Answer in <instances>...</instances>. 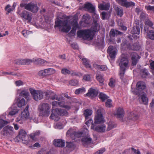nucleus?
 Listing matches in <instances>:
<instances>
[{
	"label": "nucleus",
	"mask_w": 154,
	"mask_h": 154,
	"mask_svg": "<svg viewBox=\"0 0 154 154\" xmlns=\"http://www.w3.org/2000/svg\"><path fill=\"white\" fill-rule=\"evenodd\" d=\"M85 88L83 87L76 89L74 93L75 94L79 95L84 93L86 91Z\"/></svg>",
	"instance_id": "obj_34"
},
{
	"label": "nucleus",
	"mask_w": 154,
	"mask_h": 154,
	"mask_svg": "<svg viewBox=\"0 0 154 154\" xmlns=\"http://www.w3.org/2000/svg\"><path fill=\"white\" fill-rule=\"evenodd\" d=\"M116 125L114 122H109L108 124L107 127L106 128V131H109L114 128L116 127Z\"/></svg>",
	"instance_id": "obj_40"
},
{
	"label": "nucleus",
	"mask_w": 154,
	"mask_h": 154,
	"mask_svg": "<svg viewBox=\"0 0 154 154\" xmlns=\"http://www.w3.org/2000/svg\"><path fill=\"white\" fill-rule=\"evenodd\" d=\"M52 113L50 117V119L54 120L55 121H58L60 118L58 112H57L56 110V109H54L52 108Z\"/></svg>",
	"instance_id": "obj_20"
},
{
	"label": "nucleus",
	"mask_w": 154,
	"mask_h": 154,
	"mask_svg": "<svg viewBox=\"0 0 154 154\" xmlns=\"http://www.w3.org/2000/svg\"><path fill=\"white\" fill-rule=\"evenodd\" d=\"M99 9L102 10H107L109 9L110 5L109 3L100 4L98 5Z\"/></svg>",
	"instance_id": "obj_26"
},
{
	"label": "nucleus",
	"mask_w": 154,
	"mask_h": 154,
	"mask_svg": "<svg viewBox=\"0 0 154 154\" xmlns=\"http://www.w3.org/2000/svg\"><path fill=\"white\" fill-rule=\"evenodd\" d=\"M18 13L23 21H27L28 23L31 22L32 17L31 15L29 12L26 10H24L20 13V12H19Z\"/></svg>",
	"instance_id": "obj_11"
},
{
	"label": "nucleus",
	"mask_w": 154,
	"mask_h": 154,
	"mask_svg": "<svg viewBox=\"0 0 154 154\" xmlns=\"http://www.w3.org/2000/svg\"><path fill=\"white\" fill-rule=\"evenodd\" d=\"M40 133V131L38 130L31 134L29 136L32 140L36 141L37 137L39 135Z\"/></svg>",
	"instance_id": "obj_29"
},
{
	"label": "nucleus",
	"mask_w": 154,
	"mask_h": 154,
	"mask_svg": "<svg viewBox=\"0 0 154 154\" xmlns=\"http://www.w3.org/2000/svg\"><path fill=\"white\" fill-rule=\"evenodd\" d=\"M91 79L90 75L89 74L85 75L83 77V79L85 81H91Z\"/></svg>",
	"instance_id": "obj_57"
},
{
	"label": "nucleus",
	"mask_w": 154,
	"mask_h": 154,
	"mask_svg": "<svg viewBox=\"0 0 154 154\" xmlns=\"http://www.w3.org/2000/svg\"><path fill=\"white\" fill-rule=\"evenodd\" d=\"M94 123L96 124H99L105 122L104 118L101 113V109L97 110L96 112L94 118Z\"/></svg>",
	"instance_id": "obj_9"
},
{
	"label": "nucleus",
	"mask_w": 154,
	"mask_h": 154,
	"mask_svg": "<svg viewBox=\"0 0 154 154\" xmlns=\"http://www.w3.org/2000/svg\"><path fill=\"white\" fill-rule=\"evenodd\" d=\"M40 115L42 117H48L50 114L51 106L47 103H43L38 107Z\"/></svg>",
	"instance_id": "obj_5"
},
{
	"label": "nucleus",
	"mask_w": 154,
	"mask_h": 154,
	"mask_svg": "<svg viewBox=\"0 0 154 154\" xmlns=\"http://www.w3.org/2000/svg\"><path fill=\"white\" fill-rule=\"evenodd\" d=\"M8 123V122L7 121L0 119V130L5 125Z\"/></svg>",
	"instance_id": "obj_45"
},
{
	"label": "nucleus",
	"mask_w": 154,
	"mask_h": 154,
	"mask_svg": "<svg viewBox=\"0 0 154 154\" xmlns=\"http://www.w3.org/2000/svg\"><path fill=\"white\" fill-rule=\"evenodd\" d=\"M98 93L97 90L91 88L88 90V92L86 94V95L90 98H93L97 96Z\"/></svg>",
	"instance_id": "obj_18"
},
{
	"label": "nucleus",
	"mask_w": 154,
	"mask_h": 154,
	"mask_svg": "<svg viewBox=\"0 0 154 154\" xmlns=\"http://www.w3.org/2000/svg\"><path fill=\"white\" fill-rule=\"evenodd\" d=\"M131 33L132 34H139L140 33V29L138 26H133V29L131 31Z\"/></svg>",
	"instance_id": "obj_35"
},
{
	"label": "nucleus",
	"mask_w": 154,
	"mask_h": 154,
	"mask_svg": "<svg viewBox=\"0 0 154 154\" xmlns=\"http://www.w3.org/2000/svg\"><path fill=\"white\" fill-rule=\"evenodd\" d=\"M10 7L11 5H7L5 7V10L7 11L6 13L7 14H8L14 10V8H12V7L11 8H10Z\"/></svg>",
	"instance_id": "obj_52"
},
{
	"label": "nucleus",
	"mask_w": 154,
	"mask_h": 154,
	"mask_svg": "<svg viewBox=\"0 0 154 154\" xmlns=\"http://www.w3.org/2000/svg\"><path fill=\"white\" fill-rule=\"evenodd\" d=\"M15 63L18 65H24V59H18L15 61Z\"/></svg>",
	"instance_id": "obj_54"
},
{
	"label": "nucleus",
	"mask_w": 154,
	"mask_h": 154,
	"mask_svg": "<svg viewBox=\"0 0 154 154\" xmlns=\"http://www.w3.org/2000/svg\"><path fill=\"white\" fill-rule=\"evenodd\" d=\"M107 52L111 59L113 60L117 54V50L116 47L111 45L108 47Z\"/></svg>",
	"instance_id": "obj_13"
},
{
	"label": "nucleus",
	"mask_w": 154,
	"mask_h": 154,
	"mask_svg": "<svg viewBox=\"0 0 154 154\" xmlns=\"http://www.w3.org/2000/svg\"><path fill=\"white\" fill-rule=\"evenodd\" d=\"M115 80L111 78L110 79L109 82V85L111 87H113L115 86Z\"/></svg>",
	"instance_id": "obj_58"
},
{
	"label": "nucleus",
	"mask_w": 154,
	"mask_h": 154,
	"mask_svg": "<svg viewBox=\"0 0 154 154\" xmlns=\"http://www.w3.org/2000/svg\"><path fill=\"white\" fill-rule=\"evenodd\" d=\"M138 118V116L134 114L133 112H131L129 118L130 119H132L134 120H135Z\"/></svg>",
	"instance_id": "obj_53"
},
{
	"label": "nucleus",
	"mask_w": 154,
	"mask_h": 154,
	"mask_svg": "<svg viewBox=\"0 0 154 154\" xmlns=\"http://www.w3.org/2000/svg\"><path fill=\"white\" fill-rule=\"evenodd\" d=\"M90 18L91 17L88 14H84L83 16V21L86 23L88 24L89 23V20Z\"/></svg>",
	"instance_id": "obj_42"
},
{
	"label": "nucleus",
	"mask_w": 154,
	"mask_h": 154,
	"mask_svg": "<svg viewBox=\"0 0 154 154\" xmlns=\"http://www.w3.org/2000/svg\"><path fill=\"white\" fill-rule=\"evenodd\" d=\"M147 36L150 39L154 40V31L150 30L147 33Z\"/></svg>",
	"instance_id": "obj_46"
},
{
	"label": "nucleus",
	"mask_w": 154,
	"mask_h": 154,
	"mask_svg": "<svg viewBox=\"0 0 154 154\" xmlns=\"http://www.w3.org/2000/svg\"><path fill=\"white\" fill-rule=\"evenodd\" d=\"M93 66L95 69L101 71H105L107 69V66L105 65H99L94 64Z\"/></svg>",
	"instance_id": "obj_27"
},
{
	"label": "nucleus",
	"mask_w": 154,
	"mask_h": 154,
	"mask_svg": "<svg viewBox=\"0 0 154 154\" xmlns=\"http://www.w3.org/2000/svg\"><path fill=\"white\" fill-rule=\"evenodd\" d=\"M99 97L102 102H104L109 97L106 94L103 93H100L99 95Z\"/></svg>",
	"instance_id": "obj_41"
},
{
	"label": "nucleus",
	"mask_w": 154,
	"mask_h": 154,
	"mask_svg": "<svg viewBox=\"0 0 154 154\" xmlns=\"http://www.w3.org/2000/svg\"><path fill=\"white\" fill-rule=\"evenodd\" d=\"M114 114L118 118H122L124 116V112L122 108L119 107Z\"/></svg>",
	"instance_id": "obj_21"
},
{
	"label": "nucleus",
	"mask_w": 154,
	"mask_h": 154,
	"mask_svg": "<svg viewBox=\"0 0 154 154\" xmlns=\"http://www.w3.org/2000/svg\"><path fill=\"white\" fill-rule=\"evenodd\" d=\"M92 113V111L90 109H87L85 110L84 115L86 119H88V117Z\"/></svg>",
	"instance_id": "obj_38"
},
{
	"label": "nucleus",
	"mask_w": 154,
	"mask_h": 154,
	"mask_svg": "<svg viewBox=\"0 0 154 154\" xmlns=\"http://www.w3.org/2000/svg\"><path fill=\"white\" fill-rule=\"evenodd\" d=\"M20 96L24 97L27 101H29L30 99V96L29 93L27 90H23L20 93Z\"/></svg>",
	"instance_id": "obj_24"
},
{
	"label": "nucleus",
	"mask_w": 154,
	"mask_h": 154,
	"mask_svg": "<svg viewBox=\"0 0 154 154\" xmlns=\"http://www.w3.org/2000/svg\"><path fill=\"white\" fill-rule=\"evenodd\" d=\"M31 32L26 30H24L22 32V35L26 38H27L28 37V35L30 34L31 33Z\"/></svg>",
	"instance_id": "obj_55"
},
{
	"label": "nucleus",
	"mask_w": 154,
	"mask_h": 154,
	"mask_svg": "<svg viewBox=\"0 0 154 154\" xmlns=\"http://www.w3.org/2000/svg\"><path fill=\"white\" fill-rule=\"evenodd\" d=\"M146 85L144 82L140 81L137 82L136 85V88L133 90L132 91L135 95L139 94L140 93L144 92V90L145 89Z\"/></svg>",
	"instance_id": "obj_7"
},
{
	"label": "nucleus",
	"mask_w": 154,
	"mask_h": 154,
	"mask_svg": "<svg viewBox=\"0 0 154 154\" xmlns=\"http://www.w3.org/2000/svg\"><path fill=\"white\" fill-rule=\"evenodd\" d=\"M17 142H21L24 144H28L29 142V137L25 131L21 130L15 138Z\"/></svg>",
	"instance_id": "obj_4"
},
{
	"label": "nucleus",
	"mask_w": 154,
	"mask_h": 154,
	"mask_svg": "<svg viewBox=\"0 0 154 154\" xmlns=\"http://www.w3.org/2000/svg\"><path fill=\"white\" fill-rule=\"evenodd\" d=\"M53 142L54 145L57 147H62L65 146L64 140L61 139H55Z\"/></svg>",
	"instance_id": "obj_22"
},
{
	"label": "nucleus",
	"mask_w": 154,
	"mask_h": 154,
	"mask_svg": "<svg viewBox=\"0 0 154 154\" xmlns=\"http://www.w3.org/2000/svg\"><path fill=\"white\" fill-rule=\"evenodd\" d=\"M97 79L101 83H102L104 81L103 75L101 73H97L96 75Z\"/></svg>",
	"instance_id": "obj_39"
},
{
	"label": "nucleus",
	"mask_w": 154,
	"mask_h": 154,
	"mask_svg": "<svg viewBox=\"0 0 154 154\" xmlns=\"http://www.w3.org/2000/svg\"><path fill=\"white\" fill-rule=\"evenodd\" d=\"M148 72L146 69H143L140 71V74L143 78H145L148 74Z\"/></svg>",
	"instance_id": "obj_47"
},
{
	"label": "nucleus",
	"mask_w": 154,
	"mask_h": 154,
	"mask_svg": "<svg viewBox=\"0 0 154 154\" xmlns=\"http://www.w3.org/2000/svg\"><path fill=\"white\" fill-rule=\"evenodd\" d=\"M66 146L69 148H74L75 147V146L72 142H66Z\"/></svg>",
	"instance_id": "obj_60"
},
{
	"label": "nucleus",
	"mask_w": 154,
	"mask_h": 154,
	"mask_svg": "<svg viewBox=\"0 0 154 154\" xmlns=\"http://www.w3.org/2000/svg\"><path fill=\"white\" fill-rule=\"evenodd\" d=\"M146 9L148 10L152 11L154 12V6H151L150 5L146 6Z\"/></svg>",
	"instance_id": "obj_63"
},
{
	"label": "nucleus",
	"mask_w": 154,
	"mask_h": 154,
	"mask_svg": "<svg viewBox=\"0 0 154 154\" xmlns=\"http://www.w3.org/2000/svg\"><path fill=\"white\" fill-rule=\"evenodd\" d=\"M69 84L72 86H76L79 85V82L77 80H72L69 81Z\"/></svg>",
	"instance_id": "obj_51"
},
{
	"label": "nucleus",
	"mask_w": 154,
	"mask_h": 154,
	"mask_svg": "<svg viewBox=\"0 0 154 154\" xmlns=\"http://www.w3.org/2000/svg\"><path fill=\"white\" fill-rule=\"evenodd\" d=\"M135 5V3L131 2H126L123 4V6H125L126 8L129 7H130L133 6Z\"/></svg>",
	"instance_id": "obj_44"
},
{
	"label": "nucleus",
	"mask_w": 154,
	"mask_h": 154,
	"mask_svg": "<svg viewBox=\"0 0 154 154\" xmlns=\"http://www.w3.org/2000/svg\"><path fill=\"white\" fill-rule=\"evenodd\" d=\"M25 104V99L23 98L21 100H20L17 103V106L19 107H21L24 106Z\"/></svg>",
	"instance_id": "obj_50"
},
{
	"label": "nucleus",
	"mask_w": 154,
	"mask_h": 154,
	"mask_svg": "<svg viewBox=\"0 0 154 154\" xmlns=\"http://www.w3.org/2000/svg\"><path fill=\"white\" fill-rule=\"evenodd\" d=\"M47 63L48 62L40 58H35V63L36 64L43 65L44 64Z\"/></svg>",
	"instance_id": "obj_36"
},
{
	"label": "nucleus",
	"mask_w": 154,
	"mask_h": 154,
	"mask_svg": "<svg viewBox=\"0 0 154 154\" xmlns=\"http://www.w3.org/2000/svg\"><path fill=\"white\" fill-rule=\"evenodd\" d=\"M112 100L111 99H108L105 103V106L107 107H110L112 106Z\"/></svg>",
	"instance_id": "obj_56"
},
{
	"label": "nucleus",
	"mask_w": 154,
	"mask_h": 154,
	"mask_svg": "<svg viewBox=\"0 0 154 154\" xmlns=\"http://www.w3.org/2000/svg\"><path fill=\"white\" fill-rule=\"evenodd\" d=\"M74 21V23L73 24V27L70 32V34H72V35H73L75 34L76 29L78 27V24L77 22L75 20Z\"/></svg>",
	"instance_id": "obj_32"
},
{
	"label": "nucleus",
	"mask_w": 154,
	"mask_h": 154,
	"mask_svg": "<svg viewBox=\"0 0 154 154\" xmlns=\"http://www.w3.org/2000/svg\"><path fill=\"white\" fill-rule=\"evenodd\" d=\"M9 113L8 115L13 116L15 115L18 112V110L17 109V108L14 107L13 106L11 107L10 108L8 109Z\"/></svg>",
	"instance_id": "obj_25"
},
{
	"label": "nucleus",
	"mask_w": 154,
	"mask_h": 154,
	"mask_svg": "<svg viewBox=\"0 0 154 154\" xmlns=\"http://www.w3.org/2000/svg\"><path fill=\"white\" fill-rule=\"evenodd\" d=\"M25 9L32 12L36 13L38 11V8L36 3L31 2L27 4Z\"/></svg>",
	"instance_id": "obj_14"
},
{
	"label": "nucleus",
	"mask_w": 154,
	"mask_h": 154,
	"mask_svg": "<svg viewBox=\"0 0 154 154\" xmlns=\"http://www.w3.org/2000/svg\"><path fill=\"white\" fill-rule=\"evenodd\" d=\"M29 106L27 105L24 110L22 112L21 114L17 117L16 120L17 122L20 121V123L22 124L23 121L25 119L27 118L29 116V113L28 111Z\"/></svg>",
	"instance_id": "obj_8"
},
{
	"label": "nucleus",
	"mask_w": 154,
	"mask_h": 154,
	"mask_svg": "<svg viewBox=\"0 0 154 154\" xmlns=\"http://www.w3.org/2000/svg\"><path fill=\"white\" fill-rule=\"evenodd\" d=\"M82 140L84 144H88L92 142V139L89 136L84 137L82 139Z\"/></svg>",
	"instance_id": "obj_30"
},
{
	"label": "nucleus",
	"mask_w": 154,
	"mask_h": 154,
	"mask_svg": "<svg viewBox=\"0 0 154 154\" xmlns=\"http://www.w3.org/2000/svg\"><path fill=\"white\" fill-rule=\"evenodd\" d=\"M58 106L61 107H64L66 109H69L71 108L70 106L67 105H64L65 102L64 101L58 102Z\"/></svg>",
	"instance_id": "obj_43"
},
{
	"label": "nucleus",
	"mask_w": 154,
	"mask_h": 154,
	"mask_svg": "<svg viewBox=\"0 0 154 154\" xmlns=\"http://www.w3.org/2000/svg\"><path fill=\"white\" fill-rule=\"evenodd\" d=\"M3 135L5 136H9L14 134V128L13 127L7 126L5 127L3 130Z\"/></svg>",
	"instance_id": "obj_16"
},
{
	"label": "nucleus",
	"mask_w": 154,
	"mask_h": 154,
	"mask_svg": "<svg viewBox=\"0 0 154 154\" xmlns=\"http://www.w3.org/2000/svg\"><path fill=\"white\" fill-rule=\"evenodd\" d=\"M61 73L64 75L69 74L71 73V72L66 69L63 68L61 70Z\"/></svg>",
	"instance_id": "obj_59"
},
{
	"label": "nucleus",
	"mask_w": 154,
	"mask_h": 154,
	"mask_svg": "<svg viewBox=\"0 0 154 154\" xmlns=\"http://www.w3.org/2000/svg\"><path fill=\"white\" fill-rule=\"evenodd\" d=\"M83 133L81 131L76 132L75 130L70 128L67 131L66 135L70 136L73 139H74L75 137L79 138L83 136Z\"/></svg>",
	"instance_id": "obj_10"
},
{
	"label": "nucleus",
	"mask_w": 154,
	"mask_h": 154,
	"mask_svg": "<svg viewBox=\"0 0 154 154\" xmlns=\"http://www.w3.org/2000/svg\"><path fill=\"white\" fill-rule=\"evenodd\" d=\"M79 57L80 59L82 60L83 64L87 68H91L90 65L89 63L88 60L86 58H84L81 56H79Z\"/></svg>",
	"instance_id": "obj_31"
},
{
	"label": "nucleus",
	"mask_w": 154,
	"mask_h": 154,
	"mask_svg": "<svg viewBox=\"0 0 154 154\" xmlns=\"http://www.w3.org/2000/svg\"><path fill=\"white\" fill-rule=\"evenodd\" d=\"M138 97V100L142 104L147 105L148 102V99L145 93H140L139 94L137 95Z\"/></svg>",
	"instance_id": "obj_12"
},
{
	"label": "nucleus",
	"mask_w": 154,
	"mask_h": 154,
	"mask_svg": "<svg viewBox=\"0 0 154 154\" xmlns=\"http://www.w3.org/2000/svg\"><path fill=\"white\" fill-rule=\"evenodd\" d=\"M32 62H33L35 63V58H33L32 60L29 59H24V65H29Z\"/></svg>",
	"instance_id": "obj_49"
},
{
	"label": "nucleus",
	"mask_w": 154,
	"mask_h": 154,
	"mask_svg": "<svg viewBox=\"0 0 154 154\" xmlns=\"http://www.w3.org/2000/svg\"><path fill=\"white\" fill-rule=\"evenodd\" d=\"M128 64V60L127 58L125 57L124 55H122L120 58L119 63L120 71L119 75L120 78L122 79L126 68Z\"/></svg>",
	"instance_id": "obj_3"
},
{
	"label": "nucleus",
	"mask_w": 154,
	"mask_h": 154,
	"mask_svg": "<svg viewBox=\"0 0 154 154\" xmlns=\"http://www.w3.org/2000/svg\"><path fill=\"white\" fill-rule=\"evenodd\" d=\"M57 112H58V115L60 116H64L66 115L67 114V111L64 109H56Z\"/></svg>",
	"instance_id": "obj_33"
},
{
	"label": "nucleus",
	"mask_w": 154,
	"mask_h": 154,
	"mask_svg": "<svg viewBox=\"0 0 154 154\" xmlns=\"http://www.w3.org/2000/svg\"><path fill=\"white\" fill-rule=\"evenodd\" d=\"M91 128L94 130L100 133H105L106 131V127L105 124L98 125L97 126H91Z\"/></svg>",
	"instance_id": "obj_15"
},
{
	"label": "nucleus",
	"mask_w": 154,
	"mask_h": 154,
	"mask_svg": "<svg viewBox=\"0 0 154 154\" xmlns=\"http://www.w3.org/2000/svg\"><path fill=\"white\" fill-rule=\"evenodd\" d=\"M47 99L50 98L51 96L53 94V92L51 91L47 90L44 92Z\"/></svg>",
	"instance_id": "obj_48"
},
{
	"label": "nucleus",
	"mask_w": 154,
	"mask_h": 154,
	"mask_svg": "<svg viewBox=\"0 0 154 154\" xmlns=\"http://www.w3.org/2000/svg\"><path fill=\"white\" fill-rule=\"evenodd\" d=\"M84 7L88 11L92 13L95 11V7L92 4L87 3L84 5Z\"/></svg>",
	"instance_id": "obj_23"
},
{
	"label": "nucleus",
	"mask_w": 154,
	"mask_h": 154,
	"mask_svg": "<svg viewBox=\"0 0 154 154\" xmlns=\"http://www.w3.org/2000/svg\"><path fill=\"white\" fill-rule=\"evenodd\" d=\"M115 10L118 15L120 17L122 16L123 14V11L121 8L119 7H117L116 8Z\"/></svg>",
	"instance_id": "obj_37"
},
{
	"label": "nucleus",
	"mask_w": 154,
	"mask_h": 154,
	"mask_svg": "<svg viewBox=\"0 0 154 154\" xmlns=\"http://www.w3.org/2000/svg\"><path fill=\"white\" fill-rule=\"evenodd\" d=\"M58 27L64 32H67L71 29V27L69 21L67 19L60 20L58 19L55 21L54 27Z\"/></svg>",
	"instance_id": "obj_2"
},
{
	"label": "nucleus",
	"mask_w": 154,
	"mask_h": 154,
	"mask_svg": "<svg viewBox=\"0 0 154 154\" xmlns=\"http://www.w3.org/2000/svg\"><path fill=\"white\" fill-rule=\"evenodd\" d=\"M132 152L134 154H141L140 151L138 149H136L133 148H131Z\"/></svg>",
	"instance_id": "obj_64"
},
{
	"label": "nucleus",
	"mask_w": 154,
	"mask_h": 154,
	"mask_svg": "<svg viewBox=\"0 0 154 154\" xmlns=\"http://www.w3.org/2000/svg\"><path fill=\"white\" fill-rule=\"evenodd\" d=\"M93 122V120L92 119H90L86 122L85 124L88 126H89V124H91L92 125L91 126H94Z\"/></svg>",
	"instance_id": "obj_61"
},
{
	"label": "nucleus",
	"mask_w": 154,
	"mask_h": 154,
	"mask_svg": "<svg viewBox=\"0 0 154 154\" xmlns=\"http://www.w3.org/2000/svg\"><path fill=\"white\" fill-rule=\"evenodd\" d=\"M29 91L35 100L38 101L43 98V92L42 91L36 90L32 88L29 89Z\"/></svg>",
	"instance_id": "obj_6"
},
{
	"label": "nucleus",
	"mask_w": 154,
	"mask_h": 154,
	"mask_svg": "<svg viewBox=\"0 0 154 154\" xmlns=\"http://www.w3.org/2000/svg\"><path fill=\"white\" fill-rule=\"evenodd\" d=\"M55 72V70L54 69L52 68H49L40 71L38 74L40 76H44L54 74Z\"/></svg>",
	"instance_id": "obj_17"
},
{
	"label": "nucleus",
	"mask_w": 154,
	"mask_h": 154,
	"mask_svg": "<svg viewBox=\"0 0 154 154\" xmlns=\"http://www.w3.org/2000/svg\"><path fill=\"white\" fill-rule=\"evenodd\" d=\"M135 11L137 14H139L140 13L141 14L140 15V17H142V16L144 15V13H143V12L141 11V10L140 8H136L135 9Z\"/></svg>",
	"instance_id": "obj_62"
},
{
	"label": "nucleus",
	"mask_w": 154,
	"mask_h": 154,
	"mask_svg": "<svg viewBox=\"0 0 154 154\" xmlns=\"http://www.w3.org/2000/svg\"><path fill=\"white\" fill-rule=\"evenodd\" d=\"M122 33L116 30L112 29L109 32V36L111 38L114 37L116 35H121Z\"/></svg>",
	"instance_id": "obj_28"
},
{
	"label": "nucleus",
	"mask_w": 154,
	"mask_h": 154,
	"mask_svg": "<svg viewBox=\"0 0 154 154\" xmlns=\"http://www.w3.org/2000/svg\"><path fill=\"white\" fill-rule=\"evenodd\" d=\"M93 23L90 29L79 30L77 32L78 36L82 37L85 39L91 40L93 38V36L95 32L100 29V18L99 16L95 11L92 13Z\"/></svg>",
	"instance_id": "obj_1"
},
{
	"label": "nucleus",
	"mask_w": 154,
	"mask_h": 154,
	"mask_svg": "<svg viewBox=\"0 0 154 154\" xmlns=\"http://www.w3.org/2000/svg\"><path fill=\"white\" fill-rule=\"evenodd\" d=\"M131 57L132 60V65H136L139 60L140 59V57L136 53L134 52L131 53Z\"/></svg>",
	"instance_id": "obj_19"
}]
</instances>
